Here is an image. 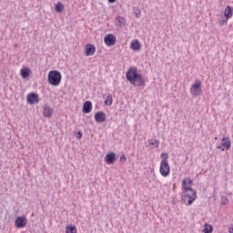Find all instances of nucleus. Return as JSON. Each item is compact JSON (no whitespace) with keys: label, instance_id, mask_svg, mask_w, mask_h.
I'll use <instances>...</instances> for the list:
<instances>
[{"label":"nucleus","instance_id":"9","mask_svg":"<svg viewBox=\"0 0 233 233\" xmlns=\"http://www.w3.org/2000/svg\"><path fill=\"white\" fill-rule=\"evenodd\" d=\"M27 103H29V105H35V103H39V96L35 93L28 94Z\"/></svg>","mask_w":233,"mask_h":233},{"label":"nucleus","instance_id":"16","mask_svg":"<svg viewBox=\"0 0 233 233\" xmlns=\"http://www.w3.org/2000/svg\"><path fill=\"white\" fill-rule=\"evenodd\" d=\"M44 117H52V114H54V110L50 106H46L44 108Z\"/></svg>","mask_w":233,"mask_h":233},{"label":"nucleus","instance_id":"7","mask_svg":"<svg viewBox=\"0 0 233 233\" xmlns=\"http://www.w3.org/2000/svg\"><path fill=\"white\" fill-rule=\"evenodd\" d=\"M104 42L106 46H114L116 45V35L109 34L104 37Z\"/></svg>","mask_w":233,"mask_h":233},{"label":"nucleus","instance_id":"26","mask_svg":"<svg viewBox=\"0 0 233 233\" xmlns=\"http://www.w3.org/2000/svg\"><path fill=\"white\" fill-rule=\"evenodd\" d=\"M135 15H136V17H137V18L141 17V11H140L139 9H137V10L135 11Z\"/></svg>","mask_w":233,"mask_h":233},{"label":"nucleus","instance_id":"30","mask_svg":"<svg viewBox=\"0 0 233 233\" xmlns=\"http://www.w3.org/2000/svg\"><path fill=\"white\" fill-rule=\"evenodd\" d=\"M187 185H192V179L187 180Z\"/></svg>","mask_w":233,"mask_h":233},{"label":"nucleus","instance_id":"5","mask_svg":"<svg viewBox=\"0 0 233 233\" xmlns=\"http://www.w3.org/2000/svg\"><path fill=\"white\" fill-rule=\"evenodd\" d=\"M159 172L163 177L170 175V165H168V161L161 160Z\"/></svg>","mask_w":233,"mask_h":233},{"label":"nucleus","instance_id":"15","mask_svg":"<svg viewBox=\"0 0 233 233\" xmlns=\"http://www.w3.org/2000/svg\"><path fill=\"white\" fill-rule=\"evenodd\" d=\"M224 15L227 19H230L233 15V8L230 5L226 6Z\"/></svg>","mask_w":233,"mask_h":233},{"label":"nucleus","instance_id":"19","mask_svg":"<svg viewBox=\"0 0 233 233\" xmlns=\"http://www.w3.org/2000/svg\"><path fill=\"white\" fill-rule=\"evenodd\" d=\"M55 10H56V12H57V14H61V12H63V10H65V5L61 2H58L56 5Z\"/></svg>","mask_w":233,"mask_h":233},{"label":"nucleus","instance_id":"24","mask_svg":"<svg viewBox=\"0 0 233 233\" xmlns=\"http://www.w3.org/2000/svg\"><path fill=\"white\" fill-rule=\"evenodd\" d=\"M162 161H168V153H162L161 154Z\"/></svg>","mask_w":233,"mask_h":233},{"label":"nucleus","instance_id":"29","mask_svg":"<svg viewBox=\"0 0 233 233\" xmlns=\"http://www.w3.org/2000/svg\"><path fill=\"white\" fill-rule=\"evenodd\" d=\"M107 1H108V3H109L110 5H114V3H116V0H107Z\"/></svg>","mask_w":233,"mask_h":233},{"label":"nucleus","instance_id":"31","mask_svg":"<svg viewBox=\"0 0 233 233\" xmlns=\"http://www.w3.org/2000/svg\"><path fill=\"white\" fill-rule=\"evenodd\" d=\"M228 203V199H226V201L222 202V205H227Z\"/></svg>","mask_w":233,"mask_h":233},{"label":"nucleus","instance_id":"11","mask_svg":"<svg viewBox=\"0 0 233 233\" xmlns=\"http://www.w3.org/2000/svg\"><path fill=\"white\" fill-rule=\"evenodd\" d=\"M94 54H96V46L92 44H87L86 46L85 55L86 56H94Z\"/></svg>","mask_w":233,"mask_h":233},{"label":"nucleus","instance_id":"14","mask_svg":"<svg viewBox=\"0 0 233 233\" xmlns=\"http://www.w3.org/2000/svg\"><path fill=\"white\" fill-rule=\"evenodd\" d=\"M130 49L137 52V50H141V43L138 40H134L131 43Z\"/></svg>","mask_w":233,"mask_h":233},{"label":"nucleus","instance_id":"21","mask_svg":"<svg viewBox=\"0 0 233 233\" xmlns=\"http://www.w3.org/2000/svg\"><path fill=\"white\" fill-rule=\"evenodd\" d=\"M212 230H214V228L206 223L204 226V233H212Z\"/></svg>","mask_w":233,"mask_h":233},{"label":"nucleus","instance_id":"28","mask_svg":"<svg viewBox=\"0 0 233 233\" xmlns=\"http://www.w3.org/2000/svg\"><path fill=\"white\" fill-rule=\"evenodd\" d=\"M120 161H123L125 163L127 161V157L125 155H122L120 157Z\"/></svg>","mask_w":233,"mask_h":233},{"label":"nucleus","instance_id":"10","mask_svg":"<svg viewBox=\"0 0 233 233\" xmlns=\"http://www.w3.org/2000/svg\"><path fill=\"white\" fill-rule=\"evenodd\" d=\"M95 121L96 123H104V121H106V115L103 111L96 112L95 114Z\"/></svg>","mask_w":233,"mask_h":233},{"label":"nucleus","instance_id":"22","mask_svg":"<svg viewBox=\"0 0 233 233\" xmlns=\"http://www.w3.org/2000/svg\"><path fill=\"white\" fill-rule=\"evenodd\" d=\"M222 146H224L227 150H230V146H231L230 140L225 141V138H223Z\"/></svg>","mask_w":233,"mask_h":233},{"label":"nucleus","instance_id":"13","mask_svg":"<svg viewBox=\"0 0 233 233\" xmlns=\"http://www.w3.org/2000/svg\"><path fill=\"white\" fill-rule=\"evenodd\" d=\"M20 76L23 79H28L30 77V68L24 67L20 70Z\"/></svg>","mask_w":233,"mask_h":233},{"label":"nucleus","instance_id":"1","mask_svg":"<svg viewBox=\"0 0 233 233\" xmlns=\"http://www.w3.org/2000/svg\"><path fill=\"white\" fill-rule=\"evenodd\" d=\"M126 79L130 83V85H133V86H138L141 88V86H145V77H143V75H141L139 72H137V67L133 66L127 70L126 73Z\"/></svg>","mask_w":233,"mask_h":233},{"label":"nucleus","instance_id":"25","mask_svg":"<svg viewBox=\"0 0 233 233\" xmlns=\"http://www.w3.org/2000/svg\"><path fill=\"white\" fill-rule=\"evenodd\" d=\"M228 23V19L227 17L225 19L219 20V24L223 25H227Z\"/></svg>","mask_w":233,"mask_h":233},{"label":"nucleus","instance_id":"27","mask_svg":"<svg viewBox=\"0 0 233 233\" xmlns=\"http://www.w3.org/2000/svg\"><path fill=\"white\" fill-rule=\"evenodd\" d=\"M76 139H81V137H83V132L78 131L76 135Z\"/></svg>","mask_w":233,"mask_h":233},{"label":"nucleus","instance_id":"12","mask_svg":"<svg viewBox=\"0 0 233 233\" xmlns=\"http://www.w3.org/2000/svg\"><path fill=\"white\" fill-rule=\"evenodd\" d=\"M83 114H90L92 112V103L90 101H86L82 108Z\"/></svg>","mask_w":233,"mask_h":233},{"label":"nucleus","instance_id":"20","mask_svg":"<svg viewBox=\"0 0 233 233\" xmlns=\"http://www.w3.org/2000/svg\"><path fill=\"white\" fill-rule=\"evenodd\" d=\"M77 228L75 225H70L66 228V233H76Z\"/></svg>","mask_w":233,"mask_h":233},{"label":"nucleus","instance_id":"32","mask_svg":"<svg viewBox=\"0 0 233 233\" xmlns=\"http://www.w3.org/2000/svg\"><path fill=\"white\" fill-rule=\"evenodd\" d=\"M218 148H221L222 151L225 150V147H223L221 146L218 147Z\"/></svg>","mask_w":233,"mask_h":233},{"label":"nucleus","instance_id":"3","mask_svg":"<svg viewBox=\"0 0 233 233\" xmlns=\"http://www.w3.org/2000/svg\"><path fill=\"white\" fill-rule=\"evenodd\" d=\"M61 79H63V76H61V72L57 70H52L47 75V81L52 86H59L61 85Z\"/></svg>","mask_w":233,"mask_h":233},{"label":"nucleus","instance_id":"8","mask_svg":"<svg viewBox=\"0 0 233 233\" xmlns=\"http://www.w3.org/2000/svg\"><path fill=\"white\" fill-rule=\"evenodd\" d=\"M116 153L114 152H110L107 153L105 157V162L106 163V165H114V163H116Z\"/></svg>","mask_w":233,"mask_h":233},{"label":"nucleus","instance_id":"17","mask_svg":"<svg viewBox=\"0 0 233 233\" xmlns=\"http://www.w3.org/2000/svg\"><path fill=\"white\" fill-rule=\"evenodd\" d=\"M148 147H155V148H157L159 147V140L156 138H151L147 140Z\"/></svg>","mask_w":233,"mask_h":233},{"label":"nucleus","instance_id":"4","mask_svg":"<svg viewBox=\"0 0 233 233\" xmlns=\"http://www.w3.org/2000/svg\"><path fill=\"white\" fill-rule=\"evenodd\" d=\"M190 92L193 97L201 96L202 89H201V82L199 81V79H197L195 83L191 86Z\"/></svg>","mask_w":233,"mask_h":233},{"label":"nucleus","instance_id":"2","mask_svg":"<svg viewBox=\"0 0 233 233\" xmlns=\"http://www.w3.org/2000/svg\"><path fill=\"white\" fill-rule=\"evenodd\" d=\"M182 187L184 188L182 195V199L184 203L187 206L192 205L198 198V195H196V190H194L190 187H187V178L183 179Z\"/></svg>","mask_w":233,"mask_h":233},{"label":"nucleus","instance_id":"23","mask_svg":"<svg viewBox=\"0 0 233 233\" xmlns=\"http://www.w3.org/2000/svg\"><path fill=\"white\" fill-rule=\"evenodd\" d=\"M105 105L108 106H112V95L107 96L106 99L105 100Z\"/></svg>","mask_w":233,"mask_h":233},{"label":"nucleus","instance_id":"18","mask_svg":"<svg viewBox=\"0 0 233 233\" xmlns=\"http://www.w3.org/2000/svg\"><path fill=\"white\" fill-rule=\"evenodd\" d=\"M116 21H117V26H120V28H123V26H125V24L127 23L125 18L121 15L116 17Z\"/></svg>","mask_w":233,"mask_h":233},{"label":"nucleus","instance_id":"6","mask_svg":"<svg viewBox=\"0 0 233 233\" xmlns=\"http://www.w3.org/2000/svg\"><path fill=\"white\" fill-rule=\"evenodd\" d=\"M26 223H28L26 217H17L15 220V226L16 228H25V227H26Z\"/></svg>","mask_w":233,"mask_h":233}]
</instances>
